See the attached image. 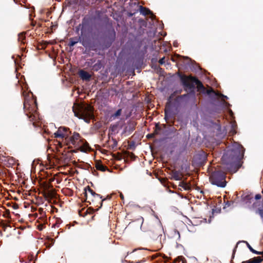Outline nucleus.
<instances>
[{
	"label": "nucleus",
	"instance_id": "obj_51",
	"mask_svg": "<svg viewBox=\"0 0 263 263\" xmlns=\"http://www.w3.org/2000/svg\"><path fill=\"white\" fill-rule=\"evenodd\" d=\"M30 260L28 262H25V263H30Z\"/></svg>",
	"mask_w": 263,
	"mask_h": 263
},
{
	"label": "nucleus",
	"instance_id": "obj_52",
	"mask_svg": "<svg viewBox=\"0 0 263 263\" xmlns=\"http://www.w3.org/2000/svg\"><path fill=\"white\" fill-rule=\"evenodd\" d=\"M130 16H132L133 15V14H130L129 15Z\"/></svg>",
	"mask_w": 263,
	"mask_h": 263
},
{
	"label": "nucleus",
	"instance_id": "obj_6",
	"mask_svg": "<svg viewBox=\"0 0 263 263\" xmlns=\"http://www.w3.org/2000/svg\"><path fill=\"white\" fill-rule=\"evenodd\" d=\"M78 111L73 106L72 110L74 115L79 118L89 115L92 112V109L90 106L88 105H79L77 107Z\"/></svg>",
	"mask_w": 263,
	"mask_h": 263
},
{
	"label": "nucleus",
	"instance_id": "obj_5",
	"mask_svg": "<svg viewBox=\"0 0 263 263\" xmlns=\"http://www.w3.org/2000/svg\"><path fill=\"white\" fill-rule=\"evenodd\" d=\"M67 140H69L73 145L79 147L82 152H85L89 148L87 141L80 138V134L78 133H74L72 136H69Z\"/></svg>",
	"mask_w": 263,
	"mask_h": 263
},
{
	"label": "nucleus",
	"instance_id": "obj_41",
	"mask_svg": "<svg viewBox=\"0 0 263 263\" xmlns=\"http://www.w3.org/2000/svg\"><path fill=\"white\" fill-rule=\"evenodd\" d=\"M185 182H179V185L182 187L183 188L184 185L185 184Z\"/></svg>",
	"mask_w": 263,
	"mask_h": 263
},
{
	"label": "nucleus",
	"instance_id": "obj_22",
	"mask_svg": "<svg viewBox=\"0 0 263 263\" xmlns=\"http://www.w3.org/2000/svg\"><path fill=\"white\" fill-rule=\"evenodd\" d=\"M236 124L235 122H231L230 129L229 132L232 135L235 134L236 133Z\"/></svg>",
	"mask_w": 263,
	"mask_h": 263
},
{
	"label": "nucleus",
	"instance_id": "obj_34",
	"mask_svg": "<svg viewBox=\"0 0 263 263\" xmlns=\"http://www.w3.org/2000/svg\"><path fill=\"white\" fill-rule=\"evenodd\" d=\"M4 217L7 218H10V215L9 211H7L4 214Z\"/></svg>",
	"mask_w": 263,
	"mask_h": 263
},
{
	"label": "nucleus",
	"instance_id": "obj_9",
	"mask_svg": "<svg viewBox=\"0 0 263 263\" xmlns=\"http://www.w3.org/2000/svg\"><path fill=\"white\" fill-rule=\"evenodd\" d=\"M180 61H182L183 64L186 67H189L193 70L199 69V67L194 61H193L188 57H180Z\"/></svg>",
	"mask_w": 263,
	"mask_h": 263
},
{
	"label": "nucleus",
	"instance_id": "obj_40",
	"mask_svg": "<svg viewBox=\"0 0 263 263\" xmlns=\"http://www.w3.org/2000/svg\"><path fill=\"white\" fill-rule=\"evenodd\" d=\"M228 112H229V114H230V116H231V117H233V112L232 110L231 109H228Z\"/></svg>",
	"mask_w": 263,
	"mask_h": 263
},
{
	"label": "nucleus",
	"instance_id": "obj_24",
	"mask_svg": "<svg viewBox=\"0 0 263 263\" xmlns=\"http://www.w3.org/2000/svg\"><path fill=\"white\" fill-rule=\"evenodd\" d=\"M212 91L215 97L221 98L223 99H228V97L227 96H225L219 92H216L214 90H212Z\"/></svg>",
	"mask_w": 263,
	"mask_h": 263
},
{
	"label": "nucleus",
	"instance_id": "obj_38",
	"mask_svg": "<svg viewBox=\"0 0 263 263\" xmlns=\"http://www.w3.org/2000/svg\"><path fill=\"white\" fill-rule=\"evenodd\" d=\"M223 104L227 107H229L231 106V105L229 103L226 101H223Z\"/></svg>",
	"mask_w": 263,
	"mask_h": 263
},
{
	"label": "nucleus",
	"instance_id": "obj_11",
	"mask_svg": "<svg viewBox=\"0 0 263 263\" xmlns=\"http://www.w3.org/2000/svg\"><path fill=\"white\" fill-rule=\"evenodd\" d=\"M116 32L113 28L108 29L106 34V39L109 42V44H111L116 39Z\"/></svg>",
	"mask_w": 263,
	"mask_h": 263
},
{
	"label": "nucleus",
	"instance_id": "obj_16",
	"mask_svg": "<svg viewBox=\"0 0 263 263\" xmlns=\"http://www.w3.org/2000/svg\"><path fill=\"white\" fill-rule=\"evenodd\" d=\"M241 242L246 243V245H247V246L248 248H249V249L250 250V251L251 252H252V253H254V254H258V255H259V254H261V252L257 251H256V250H255L254 249V248H252V247L249 245V243L247 241H245V240H242V241H238V242L237 243V245H236V247H235V248H234V250H233V257L234 256V253H235V250H236V248H237V245H238L239 243H241Z\"/></svg>",
	"mask_w": 263,
	"mask_h": 263
},
{
	"label": "nucleus",
	"instance_id": "obj_3",
	"mask_svg": "<svg viewBox=\"0 0 263 263\" xmlns=\"http://www.w3.org/2000/svg\"><path fill=\"white\" fill-rule=\"evenodd\" d=\"M22 95L24 98V109L30 121L33 122L34 126H39V125L37 122L40 120V117L37 112L36 102L33 99H30L29 95L26 93L25 91H23Z\"/></svg>",
	"mask_w": 263,
	"mask_h": 263
},
{
	"label": "nucleus",
	"instance_id": "obj_50",
	"mask_svg": "<svg viewBox=\"0 0 263 263\" xmlns=\"http://www.w3.org/2000/svg\"><path fill=\"white\" fill-rule=\"evenodd\" d=\"M103 200H104V199H103V200L101 201V202H102ZM102 203H101V206H102Z\"/></svg>",
	"mask_w": 263,
	"mask_h": 263
},
{
	"label": "nucleus",
	"instance_id": "obj_33",
	"mask_svg": "<svg viewBox=\"0 0 263 263\" xmlns=\"http://www.w3.org/2000/svg\"><path fill=\"white\" fill-rule=\"evenodd\" d=\"M183 189L185 190H189L191 189L190 185L185 182V184L184 185Z\"/></svg>",
	"mask_w": 263,
	"mask_h": 263
},
{
	"label": "nucleus",
	"instance_id": "obj_46",
	"mask_svg": "<svg viewBox=\"0 0 263 263\" xmlns=\"http://www.w3.org/2000/svg\"><path fill=\"white\" fill-rule=\"evenodd\" d=\"M87 191L86 190V189H85V196L87 197Z\"/></svg>",
	"mask_w": 263,
	"mask_h": 263
},
{
	"label": "nucleus",
	"instance_id": "obj_45",
	"mask_svg": "<svg viewBox=\"0 0 263 263\" xmlns=\"http://www.w3.org/2000/svg\"><path fill=\"white\" fill-rule=\"evenodd\" d=\"M143 249H144V248H139V249H135V250L133 251V252L136 251V250H143Z\"/></svg>",
	"mask_w": 263,
	"mask_h": 263
},
{
	"label": "nucleus",
	"instance_id": "obj_13",
	"mask_svg": "<svg viewBox=\"0 0 263 263\" xmlns=\"http://www.w3.org/2000/svg\"><path fill=\"white\" fill-rule=\"evenodd\" d=\"M79 75L83 81H89L91 77L90 74L84 70H80L79 72Z\"/></svg>",
	"mask_w": 263,
	"mask_h": 263
},
{
	"label": "nucleus",
	"instance_id": "obj_48",
	"mask_svg": "<svg viewBox=\"0 0 263 263\" xmlns=\"http://www.w3.org/2000/svg\"><path fill=\"white\" fill-rule=\"evenodd\" d=\"M120 196H121V198L122 199H123V195L122 194H121Z\"/></svg>",
	"mask_w": 263,
	"mask_h": 263
},
{
	"label": "nucleus",
	"instance_id": "obj_35",
	"mask_svg": "<svg viewBox=\"0 0 263 263\" xmlns=\"http://www.w3.org/2000/svg\"><path fill=\"white\" fill-rule=\"evenodd\" d=\"M88 192L90 193V194L94 197L95 194H96L90 188H88Z\"/></svg>",
	"mask_w": 263,
	"mask_h": 263
},
{
	"label": "nucleus",
	"instance_id": "obj_15",
	"mask_svg": "<svg viewBox=\"0 0 263 263\" xmlns=\"http://www.w3.org/2000/svg\"><path fill=\"white\" fill-rule=\"evenodd\" d=\"M241 242L246 243V245H247V246L248 248H249V249L250 250V251L251 252H252V253H254V254H258V255H259V254H261V252L257 251H256V250H255L254 249V248H252V247L249 245V243L247 241H245V240H242V241H238V242L237 243V245H236V247H235V248H234V250H233V257L234 256V253H235V250H236V248H237V245H238L239 243H241Z\"/></svg>",
	"mask_w": 263,
	"mask_h": 263
},
{
	"label": "nucleus",
	"instance_id": "obj_36",
	"mask_svg": "<svg viewBox=\"0 0 263 263\" xmlns=\"http://www.w3.org/2000/svg\"><path fill=\"white\" fill-rule=\"evenodd\" d=\"M159 63L161 65L165 63V58L163 57L162 58H161L159 60Z\"/></svg>",
	"mask_w": 263,
	"mask_h": 263
},
{
	"label": "nucleus",
	"instance_id": "obj_25",
	"mask_svg": "<svg viewBox=\"0 0 263 263\" xmlns=\"http://www.w3.org/2000/svg\"><path fill=\"white\" fill-rule=\"evenodd\" d=\"M96 167L98 170L103 172H104L107 170V167L101 163L97 164Z\"/></svg>",
	"mask_w": 263,
	"mask_h": 263
},
{
	"label": "nucleus",
	"instance_id": "obj_23",
	"mask_svg": "<svg viewBox=\"0 0 263 263\" xmlns=\"http://www.w3.org/2000/svg\"><path fill=\"white\" fill-rule=\"evenodd\" d=\"M25 33L24 32L20 33L18 34V40L21 44H24L25 43Z\"/></svg>",
	"mask_w": 263,
	"mask_h": 263
},
{
	"label": "nucleus",
	"instance_id": "obj_2",
	"mask_svg": "<svg viewBox=\"0 0 263 263\" xmlns=\"http://www.w3.org/2000/svg\"><path fill=\"white\" fill-rule=\"evenodd\" d=\"M178 76L184 90H189V92L181 95L180 97V99H185L188 102H194L196 99L195 85L203 87V85L197 78L192 76H186L181 73H179Z\"/></svg>",
	"mask_w": 263,
	"mask_h": 263
},
{
	"label": "nucleus",
	"instance_id": "obj_47",
	"mask_svg": "<svg viewBox=\"0 0 263 263\" xmlns=\"http://www.w3.org/2000/svg\"><path fill=\"white\" fill-rule=\"evenodd\" d=\"M174 46H177V42H175L174 43Z\"/></svg>",
	"mask_w": 263,
	"mask_h": 263
},
{
	"label": "nucleus",
	"instance_id": "obj_7",
	"mask_svg": "<svg viewBox=\"0 0 263 263\" xmlns=\"http://www.w3.org/2000/svg\"><path fill=\"white\" fill-rule=\"evenodd\" d=\"M91 21L89 16H85L82 19V23L79 24V27H81V35L84 36V38H86V35L90 31Z\"/></svg>",
	"mask_w": 263,
	"mask_h": 263
},
{
	"label": "nucleus",
	"instance_id": "obj_1",
	"mask_svg": "<svg viewBox=\"0 0 263 263\" xmlns=\"http://www.w3.org/2000/svg\"><path fill=\"white\" fill-rule=\"evenodd\" d=\"M245 149L242 146L235 143L224 153L221 160L224 165L223 168L231 173H235L240 167L239 162L242 158Z\"/></svg>",
	"mask_w": 263,
	"mask_h": 263
},
{
	"label": "nucleus",
	"instance_id": "obj_30",
	"mask_svg": "<svg viewBox=\"0 0 263 263\" xmlns=\"http://www.w3.org/2000/svg\"><path fill=\"white\" fill-rule=\"evenodd\" d=\"M233 203H234V201H228L227 202H226L225 206L223 208L225 209L227 207H229V206H231L232 204H233Z\"/></svg>",
	"mask_w": 263,
	"mask_h": 263
},
{
	"label": "nucleus",
	"instance_id": "obj_4",
	"mask_svg": "<svg viewBox=\"0 0 263 263\" xmlns=\"http://www.w3.org/2000/svg\"><path fill=\"white\" fill-rule=\"evenodd\" d=\"M226 174L221 171H215L210 176L211 183L220 187H224L227 184Z\"/></svg>",
	"mask_w": 263,
	"mask_h": 263
},
{
	"label": "nucleus",
	"instance_id": "obj_19",
	"mask_svg": "<svg viewBox=\"0 0 263 263\" xmlns=\"http://www.w3.org/2000/svg\"><path fill=\"white\" fill-rule=\"evenodd\" d=\"M262 261L260 257H255L247 261H242L241 263H260Z\"/></svg>",
	"mask_w": 263,
	"mask_h": 263
},
{
	"label": "nucleus",
	"instance_id": "obj_44",
	"mask_svg": "<svg viewBox=\"0 0 263 263\" xmlns=\"http://www.w3.org/2000/svg\"><path fill=\"white\" fill-rule=\"evenodd\" d=\"M221 210L220 209H218L217 210H214V209H213V213L215 212V211H216L217 213H219L220 212Z\"/></svg>",
	"mask_w": 263,
	"mask_h": 263
},
{
	"label": "nucleus",
	"instance_id": "obj_49",
	"mask_svg": "<svg viewBox=\"0 0 263 263\" xmlns=\"http://www.w3.org/2000/svg\"><path fill=\"white\" fill-rule=\"evenodd\" d=\"M256 203H253V207H254Z\"/></svg>",
	"mask_w": 263,
	"mask_h": 263
},
{
	"label": "nucleus",
	"instance_id": "obj_10",
	"mask_svg": "<svg viewBox=\"0 0 263 263\" xmlns=\"http://www.w3.org/2000/svg\"><path fill=\"white\" fill-rule=\"evenodd\" d=\"M79 42H80L83 46H87V43L86 42V39L84 38V36H82V35H80L78 38H70L68 46L69 47H72Z\"/></svg>",
	"mask_w": 263,
	"mask_h": 263
},
{
	"label": "nucleus",
	"instance_id": "obj_21",
	"mask_svg": "<svg viewBox=\"0 0 263 263\" xmlns=\"http://www.w3.org/2000/svg\"><path fill=\"white\" fill-rule=\"evenodd\" d=\"M122 114V109H118L114 114H112L110 116V119L114 120L118 119Z\"/></svg>",
	"mask_w": 263,
	"mask_h": 263
},
{
	"label": "nucleus",
	"instance_id": "obj_29",
	"mask_svg": "<svg viewBox=\"0 0 263 263\" xmlns=\"http://www.w3.org/2000/svg\"><path fill=\"white\" fill-rule=\"evenodd\" d=\"M117 127H118L117 124L111 125L109 127V130H111L112 132H115L116 131V130L117 129Z\"/></svg>",
	"mask_w": 263,
	"mask_h": 263
},
{
	"label": "nucleus",
	"instance_id": "obj_14",
	"mask_svg": "<svg viewBox=\"0 0 263 263\" xmlns=\"http://www.w3.org/2000/svg\"><path fill=\"white\" fill-rule=\"evenodd\" d=\"M136 123L133 122H129L128 123L127 126H126L124 129L123 133H128L130 134L135 130Z\"/></svg>",
	"mask_w": 263,
	"mask_h": 263
},
{
	"label": "nucleus",
	"instance_id": "obj_39",
	"mask_svg": "<svg viewBox=\"0 0 263 263\" xmlns=\"http://www.w3.org/2000/svg\"><path fill=\"white\" fill-rule=\"evenodd\" d=\"M94 197L96 198H98V199H101L102 198V196L100 194H97V193L95 194Z\"/></svg>",
	"mask_w": 263,
	"mask_h": 263
},
{
	"label": "nucleus",
	"instance_id": "obj_18",
	"mask_svg": "<svg viewBox=\"0 0 263 263\" xmlns=\"http://www.w3.org/2000/svg\"><path fill=\"white\" fill-rule=\"evenodd\" d=\"M172 178L175 180H180L181 179V174L179 171H173L171 173Z\"/></svg>",
	"mask_w": 263,
	"mask_h": 263
},
{
	"label": "nucleus",
	"instance_id": "obj_37",
	"mask_svg": "<svg viewBox=\"0 0 263 263\" xmlns=\"http://www.w3.org/2000/svg\"><path fill=\"white\" fill-rule=\"evenodd\" d=\"M261 198V196L260 194H256L255 196V199L256 200H259V199H260Z\"/></svg>",
	"mask_w": 263,
	"mask_h": 263
},
{
	"label": "nucleus",
	"instance_id": "obj_53",
	"mask_svg": "<svg viewBox=\"0 0 263 263\" xmlns=\"http://www.w3.org/2000/svg\"><path fill=\"white\" fill-rule=\"evenodd\" d=\"M159 223L160 224L161 226V222L159 221Z\"/></svg>",
	"mask_w": 263,
	"mask_h": 263
},
{
	"label": "nucleus",
	"instance_id": "obj_27",
	"mask_svg": "<svg viewBox=\"0 0 263 263\" xmlns=\"http://www.w3.org/2000/svg\"><path fill=\"white\" fill-rule=\"evenodd\" d=\"M256 213L259 214L261 218H263V209L258 208L256 210Z\"/></svg>",
	"mask_w": 263,
	"mask_h": 263
},
{
	"label": "nucleus",
	"instance_id": "obj_26",
	"mask_svg": "<svg viewBox=\"0 0 263 263\" xmlns=\"http://www.w3.org/2000/svg\"><path fill=\"white\" fill-rule=\"evenodd\" d=\"M172 117V113L168 110H165V117L164 119L167 122V120Z\"/></svg>",
	"mask_w": 263,
	"mask_h": 263
},
{
	"label": "nucleus",
	"instance_id": "obj_42",
	"mask_svg": "<svg viewBox=\"0 0 263 263\" xmlns=\"http://www.w3.org/2000/svg\"><path fill=\"white\" fill-rule=\"evenodd\" d=\"M80 28L81 29V27H79V25L76 28V31L77 33L79 32Z\"/></svg>",
	"mask_w": 263,
	"mask_h": 263
},
{
	"label": "nucleus",
	"instance_id": "obj_31",
	"mask_svg": "<svg viewBox=\"0 0 263 263\" xmlns=\"http://www.w3.org/2000/svg\"><path fill=\"white\" fill-rule=\"evenodd\" d=\"M95 62V59H91L88 62H87V65L89 66H91Z\"/></svg>",
	"mask_w": 263,
	"mask_h": 263
},
{
	"label": "nucleus",
	"instance_id": "obj_32",
	"mask_svg": "<svg viewBox=\"0 0 263 263\" xmlns=\"http://www.w3.org/2000/svg\"><path fill=\"white\" fill-rule=\"evenodd\" d=\"M174 236H175L176 235V236H178V239H179L180 237L179 232L178 230L175 229V230H174Z\"/></svg>",
	"mask_w": 263,
	"mask_h": 263
},
{
	"label": "nucleus",
	"instance_id": "obj_28",
	"mask_svg": "<svg viewBox=\"0 0 263 263\" xmlns=\"http://www.w3.org/2000/svg\"><path fill=\"white\" fill-rule=\"evenodd\" d=\"M256 213L259 214L261 218H263V209L258 208L256 210Z\"/></svg>",
	"mask_w": 263,
	"mask_h": 263
},
{
	"label": "nucleus",
	"instance_id": "obj_12",
	"mask_svg": "<svg viewBox=\"0 0 263 263\" xmlns=\"http://www.w3.org/2000/svg\"><path fill=\"white\" fill-rule=\"evenodd\" d=\"M139 11L140 13L144 16L149 15L152 19H154L155 17L153 12L148 8L143 7L142 6H139Z\"/></svg>",
	"mask_w": 263,
	"mask_h": 263
},
{
	"label": "nucleus",
	"instance_id": "obj_43",
	"mask_svg": "<svg viewBox=\"0 0 263 263\" xmlns=\"http://www.w3.org/2000/svg\"><path fill=\"white\" fill-rule=\"evenodd\" d=\"M113 141H114V146H116L118 144V142L117 141V140L116 139H113Z\"/></svg>",
	"mask_w": 263,
	"mask_h": 263
},
{
	"label": "nucleus",
	"instance_id": "obj_20",
	"mask_svg": "<svg viewBox=\"0 0 263 263\" xmlns=\"http://www.w3.org/2000/svg\"><path fill=\"white\" fill-rule=\"evenodd\" d=\"M103 65L101 60H98L97 62L92 66V69L96 71H98L100 70Z\"/></svg>",
	"mask_w": 263,
	"mask_h": 263
},
{
	"label": "nucleus",
	"instance_id": "obj_17",
	"mask_svg": "<svg viewBox=\"0 0 263 263\" xmlns=\"http://www.w3.org/2000/svg\"><path fill=\"white\" fill-rule=\"evenodd\" d=\"M242 201L247 204L251 203L253 201V196L251 194H243L241 196Z\"/></svg>",
	"mask_w": 263,
	"mask_h": 263
},
{
	"label": "nucleus",
	"instance_id": "obj_8",
	"mask_svg": "<svg viewBox=\"0 0 263 263\" xmlns=\"http://www.w3.org/2000/svg\"><path fill=\"white\" fill-rule=\"evenodd\" d=\"M71 132L69 131V129L68 127L61 126L58 128V130L54 133V136L55 138H61L67 140Z\"/></svg>",
	"mask_w": 263,
	"mask_h": 263
}]
</instances>
